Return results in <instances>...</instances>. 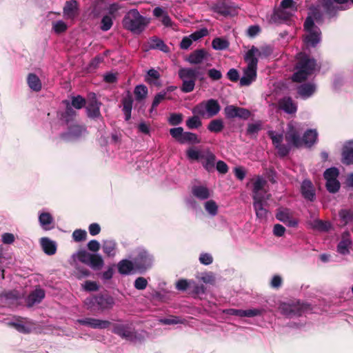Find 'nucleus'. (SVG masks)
<instances>
[{
	"instance_id": "60",
	"label": "nucleus",
	"mask_w": 353,
	"mask_h": 353,
	"mask_svg": "<svg viewBox=\"0 0 353 353\" xmlns=\"http://www.w3.org/2000/svg\"><path fill=\"white\" fill-rule=\"evenodd\" d=\"M113 24L112 19L109 15H105L103 17L101 21V29L103 31H108L109 30Z\"/></svg>"
},
{
	"instance_id": "63",
	"label": "nucleus",
	"mask_w": 353,
	"mask_h": 353,
	"mask_svg": "<svg viewBox=\"0 0 353 353\" xmlns=\"http://www.w3.org/2000/svg\"><path fill=\"white\" fill-rule=\"evenodd\" d=\"M92 255V254H90L85 250H80L77 253V258L81 263L88 265Z\"/></svg>"
},
{
	"instance_id": "52",
	"label": "nucleus",
	"mask_w": 353,
	"mask_h": 353,
	"mask_svg": "<svg viewBox=\"0 0 353 353\" xmlns=\"http://www.w3.org/2000/svg\"><path fill=\"white\" fill-rule=\"evenodd\" d=\"M74 275L77 279L81 280L84 278L88 277L90 275V272L87 268L77 266L74 271Z\"/></svg>"
},
{
	"instance_id": "11",
	"label": "nucleus",
	"mask_w": 353,
	"mask_h": 353,
	"mask_svg": "<svg viewBox=\"0 0 353 353\" xmlns=\"http://www.w3.org/2000/svg\"><path fill=\"white\" fill-rule=\"evenodd\" d=\"M285 139L288 143L294 148L302 146V141L298 130L292 125H288V130L285 134Z\"/></svg>"
},
{
	"instance_id": "8",
	"label": "nucleus",
	"mask_w": 353,
	"mask_h": 353,
	"mask_svg": "<svg viewBox=\"0 0 353 353\" xmlns=\"http://www.w3.org/2000/svg\"><path fill=\"white\" fill-rule=\"evenodd\" d=\"M135 270L140 273L144 272L152 266V258L146 251H141L133 259Z\"/></svg>"
},
{
	"instance_id": "34",
	"label": "nucleus",
	"mask_w": 353,
	"mask_h": 353,
	"mask_svg": "<svg viewBox=\"0 0 353 353\" xmlns=\"http://www.w3.org/2000/svg\"><path fill=\"white\" fill-rule=\"evenodd\" d=\"M27 83L31 90L39 92L41 90V82L39 78L34 73H30L27 77Z\"/></svg>"
},
{
	"instance_id": "42",
	"label": "nucleus",
	"mask_w": 353,
	"mask_h": 353,
	"mask_svg": "<svg viewBox=\"0 0 353 353\" xmlns=\"http://www.w3.org/2000/svg\"><path fill=\"white\" fill-rule=\"evenodd\" d=\"M39 221L41 227L47 230L51 228L48 227L49 225L52 223L53 218L52 215L48 212H42L39 216Z\"/></svg>"
},
{
	"instance_id": "28",
	"label": "nucleus",
	"mask_w": 353,
	"mask_h": 353,
	"mask_svg": "<svg viewBox=\"0 0 353 353\" xmlns=\"http://www.w3.org/2000/svg\"><path fill=\"white\" fill-rule=\"evenodd\" d=\"M316 91V85L312 83H305L297 88V93L303 99L310 97Z\"/></svg>"
},
{
	"instance_id": "39",
	"label": "nucleus",
	"mask_w": 353,
	"mask_h": 353,
	"mask_svg": "<svg viewBox=\"0 0 353 353\" xmlns=\"http://www.w3.org/2000/svg\"><path fill=\"white\" fill-rule=\"evenodd\" d=\"M224 128V123L222 119H216L210 121L207 126V129L213 133H219Z\"/></svg>"
},
{
	"instance_id": "31",
	"label": "nucleus",
	"mask_w": 353,
	"mask_h": 353,
	"mask_svg": "<svg viewBox=\"0 0 353 353\" xmlns=\"http://www.w3.org/2000/svg\"><path fill=\"white\" fill-rule=\"evenodd\" d=\"M160 77V73L157 70L151 68L145 76V81L151 85L160 87L161 85Z\"/></svg>"
},
{
	"instance_id": "1",
	"label": "nucleus",
	"mask_w": 353,
	"mask_h": 353,
	"mask_svg": "<svg viewBox=\"0 0 353 353\" xmlns=\"http://www.w3.org/2000/svg\"><path fill=\"white\" fill-rule=\"evenodd\" d=\"M317 65L316 60L305 52H299L296 55V72L292 74L294 82L301 83L313 74Z\"/></svg>"
},
{
	"instance_id": "51",
	"label": "nucleus",
	"mask_w": 353,
	"mask_h": 353,
	"mask_svg": "<svg viewBox=\"0 0 353 353\" xmlns=\"http://www.w3.org/2000/svg\"><path fill=\"white\" fill-rule=\"evenodd\" d=\"M171 99L170 97H167L166 92H160L159 93L157 94L153 99L152 107H151V111L156 108L159 103L163 101L164 99Z\"/></svg>"
},
{
	"instance_id": "18",
	"label": "nucleus",
	"mask_w": 353,
	"mask_h": 353,
	"mask_svg": "<svg viewBox=\"0 0 353 353\" xmlns=\"http://www.w3.org/2000/svg\"><path fill=\"white\" fill-rule=\"evenodd\" d=\"M279 108L288 114H294L297 111V105L290 97H285L279 101Z\"/></svg>"
},
{
	"instance_id": "37",
	"label": "nucleus",
	"mask_w": 353,
	"mask_h": 353,
	"mask_svg": "<svg viewBox=\"0 0 353 353\" xmlns=\"http://www.w3.org/2000/svg\"><path fill=\"white\" fill-rule=\"evenodd\" d=\"M320 34L321 32L319 29H318V30H315L314 31L309 32V34L305 39V42L312 47H315L320 42Z\"/></svg>"
},
{
	"instance_id": "24",
	"label": "nucleus",
	"mask_w": 353,
	"mask_h": 353,
	"mask_svg": "<svg viewBox=\"0 0 353 353\" xmlns=\"http://www.w3.org/2000/svg\"><path fill=\"white\" fill-rule=\"evenodd\" d=\"M341 161L343 164L349 165L353 164V141L348 142L343 147Z\"/></svg>"
},
{
	"instance_id": "10",
	"label": "nucleus",
	"mask_w": 353,
	"mask_h": 353,
	"mask_svg": "<svg viewBox=\"0 0 353 353\" xmlns=\"http://www.w3.org/2000/svg\"><path fill=\"white\" fill-rule=\"evenodd\" d=\"M318 3L321 4L325 14L330 19L336 17L339 10H345L343 6L335 4L336 3V0H319Z\"/></svg>"
},
{
	"instance_id": "44",
	"label": "nucleus",
	"mask_w": 353,
	"mask_h": 353,
	"mask_svg": "<svg viewBox=\"0 0 353 353\" xmlns=\"http://www.w3.org/2000/svg\"><path fill=\"white\" fill-rule=\"evenodd\" d=\"M148 90L145 85H138L134 88V94L138 101L145 99L148 95Z\"/></svg>"
},
{
	"instance_id": "25",
	"label": "nucleus",
	"mask_w": 353,
	"mask_h": 353,
	"mask_svg": "<svg viewBox=\"0 0 353 353\" xmlns=\"http://www.w3.org/2000/svg\"><path fill=\"white\" fill-rule=\"evenodd\" d=\"M121 103L123 105L122 111L125 114V120L129 121L131 119V112L133 104V98L129 91L126 96L122 99Z\"/></svg>"
},
{
	"instance_id": "59",
	"label": "nucleus",
	"mask_w": 353,
	"mask_h": 353,
	"mask_svg": "<svg viewBox=\"0 0 353 353\" xmlns=\"http://www.w3.org/2000/svg\"><path fill=\"white\" fill-rule=\"evenodd\" d=\"M205 210L211 215L214 216L217 214L218 206L216 202L213 200H210L205 203Z\"/></svg>"
},
{
	"instance_id": "33",
	"label": "nucleus",
	"mask_w": 353,
	"mask_h": 353,
	"mask_svg": "<svg viewBox=\"0 0 353 353\" xmlns=\"http://www.w3.org/2000/svg\"><path fill=\"white\" fill-rule=\"evenodd\" d=\"M267 182L265 180L263 179L261 177L258 176L256 180L253 183V195L252 199H254L256 198L255 196H257L259 197H261V199L265 198L264 194L261 192L263 190L265 185H266Z\"/></svg>"
},
{
	"instance_id": "19",
	"label": "nucleus",
	"mask_w": 353,
	"mask_h": 353,
	"mask_svg": "<svg viewBox=\"0 0 353 353\" xmlns=\"http://www.w3.org/2000/svg\"><path fill=\"white\" fill-rule=\"evenodd\" d=\"M78 3L76 0H70L65 2L63 7V14L68 19H73L78 15Z\"/></svg>"
},
{
	"instance_id": "13",
	"label": "nucleus",
	"mask_w": 353,
	"mask_h": 353,
	"mask_svg": "<svg viewBox=\"0 0 353 353\" xmlns=\"http://www.w3.org/2000/svg\"><path fill=\"white\" fill-rule=\"evenodd\" d=\"M254 199H253V207L256 212V215L257 218L261 219H265L267 217V214L268 212L266 209V206L268 205L267 199L259 197L257 196H255Z\"/></svg>"
},
{
	"instance_id": "16",
	"label": "nucleus",
	"mask_w": 353,
	"mask_h": 353,
	"mask_svg": "<svg viewBox=\"0 0 353 353\" xmlns=\"http://www.w3.org/2000/svg\"><path fill=\"white\" fill-rule=\"evenodd\" d=\"M63 103L66 105V107L65 111L60 114V119L68 125L73 123L78 114L71 106L68 101L65 100Z\"/></svg>"
},
{
	"instance_id": "47",
	"label": "nucleus",
	"mask_w": 353,
	"mask_h": 353,
	"mask_svg": "<svg viewBox=\"0 0 353 353\" xmlns=\"http://www.w3.org/2000/svg\"><path fill=\"white\" fill-rule=\"evenodd\" d=\"M103 260L100 255L92 254L88 265L94 270H99L103 267Z\"/></svg>"
},
{
	"instance_id": "55",
	"label": "nucleus",
	"mask_w": 353,
	"mask_h": 353,
	"mask_svg": "<svg viewBox=\"0 0 353 353\" xmlns=\"http://www.w3.org/2000/svg\"><path fill=\"white\" fill-rule=\"evenodd\" d=\"M327 191L330 193L337 192L341 187V184L337 179L326 181L325 184Z\"/></svg>"
},
{
	"instance_id": "12",
	"label": "nucleus",
	"mask_w": 353,
	"mask_h": 353,
	"mask_svg": "<svg viewBox=\"0 0 353 353\" xmlns=\"http://www.w3.org/2000/svg\"><path fill=\"white\" fill-rule=\"evenodd\" d=\"M77 322L81 325H86L93 329H105L112 325L111 322L109 321L93 318L78 319Z\"/></svg>"
},
{
	"instance_id": "32",
	"label": "nucleus",
	"mask_w": 353,
	"mask_h": 353,
	"mask_svg": "<svg viewBox=\"0 0 353 353\" xmlns=\"http://www.w3.org/2000/svg\"><path fill=\"white\" fill-rule=\"evenodd\" d=\"M148 44L150 49H158L163 52H168L170 51L169 47L164 43L162 39L157 37H151Z\"/></svg>"
},
{
	"instance_id": "2",
	"label": "nucleus",
	"mask_w": 353,
	"mask_h": 353,
	"mask_svg": "<svg viewBox=\"0 0 353 353\" xmlns=\"http://www.w3.org/2000/svg\"><path fill=\"white\" fill-rule=\"evenodd\" d=\"M205 68L201 66L181 68L178 71L179 79L182 81L181 92L189 93L194 90L196 80L203 82L205 79Z\"/></svg>"
},
{
	"instance_id": "64",
	"label": "nucleus",
	"mask_w": 353,
	"mask_h": 353,
	"mask_svg": "<svg viewBox=\"0 0 353 353\" xmlns=\"http://www.w3.org/2000/svg\"><path fill=\"white\" fill-rule=\"evenodd\" d=\"M52 28L57 34H61L67 30L68 26L63 21H58L53 23Z\"/></svg>"
},
{
	"instance_id": "35",
	"label": "nucleus",
	"mask_w": 353,
	"mask_h": 353,
	"mask_svg": "<svg viewBox=\"0 0 353 353\" xmlns=\"http://www.w3.org/2000/svg\"><path fill=\"white\" fill-rule=\"evenodd\" d=\"M192 193L195 197L201 200H205L210 197L208 189L203 185H195L192 187Z\"/></svg>"
},
{
	"instance_id": "27",
	"label": "nucleus",
	"mask_w": 353,
	"mask_h": 353,
	"mask_svg": "<svg viewBox=\"0 0 353 353\" xmlns=\"http://www.w3.org/2000/svg\"><path fill=\"white\" fill-rule=\"evenodd\" d=\"M45 297V292L39 288L32 291L26 299V304L28 307H32L36 303L41 302Z\"/></svg>"
},
{
	"instance_id": "23",
	"label": "nucleus",
	"mask_w": 353,
	"mask_h": 353,
	"mask_svg": "<svg viewBox=\"0 0 353 353\" xmlns=\"http://www.w3.org/2000/svg\"><path fill=\"white\" fill-rule=\"evenodd\" d=\"M212 10L224 17L232 15V6L225 0L217 1L213 5Z\"/></svg>"
},
{
	"instance_id": "7",
	"label": "nucleus",
	"mask_w": 353,
	"mask_h": 353,
	"mask_svg": "<svg viewBox=\"0 0 353 353\" xmlns=\"http://www.w3.org/2000/svg\"><path fill=\"white\" fill-rule=\"evenodd\" d=\"M112 332L129 341H134L137 339V332L128 324L114 323Z\"/></svg>"
},
{
	"instance_id": "6",
	"label": "nucleus",
	"mask_w": 353,
	"mask_h": 353,
	"mask_svg": "<svg viewBox=\"0 0 353 353\" xmlns=\"http://www.w3.org/2000/svg\"><path fill=\"white\" fill-rule=\"evenodd\" d=\"M309 309H310L309 304L301 303L300 301L292 304L283 303L280 307L281 313L288 318L300 316Z\"/></svg>"
},
{
	"instance_id": "40",
	"label": "nucleus",
	"mask_w": 353,
	"mask_h": 353,
	"mask_svg": "<svg viewBox=\"0 0 353 353\" xmlns=\"http://www.w3.org/2000/svg\"><path fill=\"white\" fill-rule=\"evenodd\" d=\"M201 139L199 138L196 134L190 132H185L184 134L182 137V140L181 141V144L184 143H191L196 144L200 143Z\"/></svg>"
},
{
	"instance_id": "17",
	"label": "nucleus",
	"mask_w": 353,
	"mask_h": 353,
	"mask_svg": "<svg viewBox=\"0 0 353 353\" xmlns=\"http://www.w3.org/2000/svg\"><path fill=\"white\" fill-rule=\"evenodd\" d=\"M208 55V53L204 48L196 49L188 55L185 61L190 64L198 65L201 63Z\"/></svg>"
},
{
	"instance_id": "49",
	"label": "nucleus",
	"mask_w": 353,
	"mask_h": 353,
	"mask_svg": "<svg viewBox=\"0 0 353 353\" xmlns=\"http://www.w3.org/2000/svg\"><path fill=\"white\" fill-rule=\"evenodd\" d=\"M21 318L20 319H18L15 322H11L10 323V325L14 327L16 330H17L19 332L23 333V334H28L30 332L31 329L27 326H26L22 321Z\"/></svg>"
},
{
	"instance_id": "46",
	"label": "nucleus",
	"mask_w": 353,
	"mask_h": 353,
	"mask_svg": "<svg viewBox=\"0 0 353 353\" xmlns=\"http://www.w3.org/2000/svg\"><path fill=\"white\" fill-rule=\"evenodd\" d=\"M351 243L352 242L348 238L343 236L337 245V251L342 254H348L350 252L349 247Z\"/></svg>"
},
{
	"instance_id": "21",
	"label": "nucleus",
	"mask_w": 353,
	"mask_h": 353,
	"mask_svg": "<svg viewBox=\"0 0 353 353\" xmlns=\"http://www.w3.org/2000/svg\"><path fill=\"white\" fill-rule=\"evenodd\" d=\"M301 192L303 196L310 201L315 199V190L310 180H304L301 186Z\"/></svg>"
},
{
	"instance_id": "57",
	"label": "nucleus",
	"mask_w": 353,
	"mask_h": 353,
	"mask_svg": "<svg viewBox=\"0 0 353 353\" xmlns=\"http://www.w3.org/2000/svg\"><path fill=\"white\" fill-rule=\"evenodd\" d=\"M170 134L179 143H181V141L182 140V137L184 134L183 128L182 127L171 128L170 130Z\"/></svg>"
},
{
	"instance_id": "62",
	"label": "nucleus",
	"mask_w": 353,
	"mask_h": 353,
	"mask_svg": "<svg viewBox=\"0 0 353 353\" xmlns=\"http://www.w3.org/2000/svg\"><path fill=\"white\" fill-rule=\"evenodd\" d=\"M183 121L181 113H172L168 119V122L172 125H178Z\"/></svg>"
},
{
	"instance_id": "41",
	"label": "nucleus",
	"mask_w": 353,
	"mask_h": 353,
	"mask_svg": "<svg viewBox=\"0 0 353 353\" xmlns=\"http://www.w3.org/2000/svg\"><path fill=\"white\" fill-rule=\"evenodd\" d=\"M117 247V243L114 240H105L103 242V251L105 254H106L108 256H114V250Z\"/></svg>"
},
{
	"instance_id": "58",
	"label": "nucleus",
	"mask_w": 353,
	"mask_h": 353,
	"mask_svg": "<svg viewBox=\"0 0 353 353\" xmlns=\"http://www.w3.org/2000/svg\"><path fill=\"white\" fill-rule=\"evenodd\" d=\"M339 216L345 224L353 221V212L349 210H340Z\"/></svg>"
},
{
	"instance_id": "5",
	"label": "nucleus",
	"mask_w": 353,
	"mask_h": 353,
	"mask_svg": "<svg viewBox=\"0 0 353 353\" xmlns=\"http://www.w3.org/2000/svg\"><path fill=\"white\" fill-rule=\"evenodd\" d=\"M87 126L73 123L67 125V131L60 134V138L65 141H77L88 135Z\"/></svg>"
},
{
	"instance_id": "36",
	"label": "nucleus",
	"mask_w": 353,
	"mask_h": 353,
	"mask_svg": "<svg viewBox=\"0 0 353 353\" xmlns=\"http://www.w3.org/2000/svg\"><path fill=\"white\" fill-rule=\"evenodd\" d=\"M321 6L319 3L317 5H311L309 8L308 15L311 18L315 19L316 22L323 20V12H321Z\"/></svg>"
},
{
	"instance_id": "38",
	"label": "nucleus",
	"mask_w": 353,
	"mask_h": 353,
	"mask_svg": "<svg viewBox=\"0 0 353 353\" xmlns=\"http://www.w3.org/2000/svg\"><path fill=\"white\" fill-rule=\"evenodd\" d=\"M203 159H204L202 161L203 168L209 172L213 171L214 170L216 156L213 153L209 152Z\"/></svg>"
},
{
	"instance_id": "56",
	"label": "nucleus",
	"mask_w": 353,
	"mask_h": 353,
	"mask_svg": "<svg viewBox=\"0 0 353 353\" xmlns=\"http://www.w3.org/2000/svg\"><path fill=\"white\" fill-rule=\"evenodd\" d=\"M238 108L239 107L233 105H227L224 108V114L225 117L229 119L236 118L237 115Z\"/></svg>"
},
{
	"instance_id": "9",
	"label": "nucleus",
	"mask_w": 353,
	"mask_h": 353,
	"mask_svg": "<svg viewBox=\"0 0 353 353\" xmlns=\"http://www.w3.org/2000/svg\"><path fill=\"white\" fill-rule=\"evenodd\" d=\"M92 97L89 99L86 108L87 116L91 119H103L100 112L101 103L98 101L95 94L92 93Z\"/></svg>"
},
{
	"instance_id": "20",
	"label": "nucleus",
	"mask_w": 353,
	"mask_h": 353,
	"mask_svg": "<svg viewBox=\"0 0 353 353\" xmlns=\"http://www.w3.org/2000/svg\"><path fill=\"white\" fill-rule=\"evenodd\" d=\"M318 132L314 129L307 130L301 138L302 145L307 148L312 147L317 141Z\"/></svg>"
},
{
	"instance_id": "22",
	"label": "nucleus",
	"mask_w": 353,
	"mask_h": 353,
	"mask_svg": "<svg viewBox=\"0 0 353 353\" xmlns=\"http://www.w3.org/2000/svg\"><path fill=\"white\" fill-rule=\"evenodd\" d=\"M117 269L119 274L128 275L137 272L132 261L122 259L117 264Z\"/></svg>"
},
{
	"instance_id": "54",
	"label": "nucleus",
	"mask_w": 353,
	"mask_h": 353,
	"mask_svg": "<svg viewBox=\"0 0 353 353\" xmlns=\"http://www.w3.org/2000/svg\"><path fill=\"white\" fill-rule=\"evenodd\" d=\"M339 174V170L336 168H327L323 174L324 178L326 181L335 180Z\"/></svg>"
},
{
	"instance_id": "53",
	"label": "nucleus",
	"mask_w": 353,
	"mask_h": 353,
	"mask_svg": "<svg viewBox=\"0 0 353 353\" xmlns=\"http://www.w3.org/2000/svg\"><path fill=\"white\" fill-rule=\"evenodd\" d=\"M86 104L85 99L81 95L72 97L71 106L76 109H81Z\"/></svg>"
},
{
	"instance_id": "26",
	"label": "nucleus",
	"mask_w": 353,
	"mask_h": 353,
	"mask_svg": "<svg viewBox=\"0 0 353 353\" xmlns=\"http://www.w3.org/2000/svg\"><path fill=\"white\" fill-rule=\"evenodd\" d=\"M228 314L233 316L243 317H254L261 314V310L259 309L239 310L230 309Z\"/></svg>"
},
{
	"instance_id": "43",
	"label": "nucleus",
	"mask_w": 353,
	"mask_h": 353,
	"mask_svg": "<svg viewBox=\"0 0 353 353\" xmlns=\"http://www.w3.org/2000/svg\"><path fill=\"white\" fill-rule=\"evenodd\" d=\"M230 46V43L225 39L216 37L212 40V46L216 50H223L227 49Z\"/></svg>"
},
{
	"instance_id": "50",
	"label": "nucleus",
	"mask_w": 353,
	"mask_h": 353,
	"mask_svg": "<svg viewBox=\"0 0 353 353\" xmlns=\"http://www.w3.org/2000/svg\"><path fill=\"white\" fill-rule=\"evenodd\" d=\"M186 126L190 129H197L202 125V122L198 116H192L186 120Z\"/></svg>"
},
{
	"instance_id": "15",
	"label": "nucleus",
	"mask_w": 353,
	"mask_h": 353,
	"mask_svg": "<svg viewBox=\"0 0 353 353\" xmlns=\"http://www.w3.org/2000/svg\"><path fill=\"white\" fill-rule=\"evenodd\" d=\"M97 303V307L100 310H108L114 304V299L108 294H99L93 299Z\"/></svg>"
},
{
	"instance_id": "4",
	"label": "nucleus",
	"mask_w": 353,
	"mask_h": 353,
	"mask_svg": "<svg viewBox=\"0 0 353 353\" xmlns=\"http://www.w3.org/2000/svg\"><path fill=\"white\" fill-rule=\"evenodd\" d=\"M258 48L252 46L245 54V61L248 63L243 71V76L239 79L241 86L250 85L256 78L258 59L255 57Z\"/></svg>"
},
{
	"instance_id": "29",
	"label": "nucleus",
	"mask_w": 353,
	"mask_h": 353,
	"mask_svg": "<svg viewBox=\"0 0 353 353\" xmlns=\"http://www.w3.org/2000/svg\"><path fill=\"white\" fill-rule=\"evenodd\" d=\"M205 109L208 114V117H213L216 116L221 110V105L217 100L210 99L205 101Z\"/></svg>"
},
{
	"instance_id": "48",
	"label": "nucleus",
	"mask_w": 353,
	"mask_h": 353,
	"mask_svg": "<svg viewBox=\"0 0 353 353\" xmlns=\"http://www.w3.org/2000/svg\"><path fill=\"white\" fill-rule=\"evenodd\" d=\"M262 129L260 122L255 123H249L246 130V134L251 137L256 138L259 132Z\"/></svg>"
},
{
	"instance_id": "14",
	"label": "nucleus",
	"mask_w": 353,
	"mask_h": 353,
	"mask_svg": "<svg viewBox=\"0 0 353 353\" xmlns=\"http://www.w3.org/2000/svg\"><path fill=\"white\" fill-rule=\"evenodd\" d=\"M276 218L290 227H296L298 224L297 221L292 217L290 210L287 208L278 210Z\"/></svg>"
},
{
	"instance_id": "30",
	"label": "nucleus",
	"mask_w": 353,
	"mask_h": 353,
	"mask_svg": "<svg viewBox=\"0 0 353 353\" xmlns=\"http://www.w3.org/2000/svg\"><path fill=\"white\" fill-rule=\"evenodd\" d=\"M40 244L45 254L53 255L57 252V244L54 241L48 237H43L40 239Z\"/></svg>"
},
{
	"instance_id": "3",
	"label": "nucleus",
	"mask_w": 353,
	"mask_h": 353,
	"mask_svg": "<svg viewBox=\"0 0 353 353\" xmlns=\"http://www.w3.org/2000/svg\"><path fill=\"white\" fill-rule=\"evenodd\" d=\"M148 23V19L140 14L137 9L128 11L122 20L123 28L134 34L141 33Z\"/></svg>"
},
{
	"instance_id": "61",
	"label": "nucleus",
	"mask_w": 353,
	"mask_h": 353,
	"mask_svg": "<svg viewBox=\"0 0 353 353\" xmlns=\"http://www.w3.org/2000/svg\"><path fill=\"white\" fill-rule=\"evenodd\" d=\"M87 237V232L84 230L77 229L72 233V238L76 242L85 241Z\"/></svg>"
},
{
	"instance_id": "45",
	"label": "nucleus",
	"mask_w": 353,
	"mask_h": 353,
	"mask_svg": "<svg viewBox=\"0 0 353 353\" xmlns=\"http://www.w3.org/2000/svg\"><path fill=\"white\" fill-rule=\"evenodd\" d=\"M330 227L331 225L329 222L323 221L320 219L314 220L312 223V228L319 232H327Z\"/></svg>"
}]
</instances>
